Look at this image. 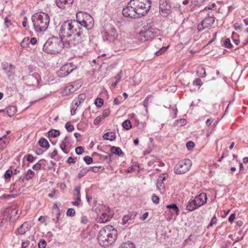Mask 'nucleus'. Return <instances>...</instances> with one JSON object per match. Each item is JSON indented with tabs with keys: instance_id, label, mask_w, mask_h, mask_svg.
<instances>
[{
	"instance_id": "2f4dec72",
	"label": "nucleus",
	"mask_w": 248,
	"mask_h": 248,
	"mask_svg": "<svg viewBox=\"0 0 248 248\" xmlns=\"http://www.w3.org/2000/svg\"><path fill=\"white\" fill-rule=\"evenodd\" d=\"M123 128L126 130H129L132 127L131 123L129 120H125L122 124Z\"/></svg>"
},
{
	"instance_id": "9b49d317",
	"label": "nucleus",
	"mask_w": 248,
	"mask_h": 248,
	"mask_svg": "<svg viewBox=\"0 0 248 248\" xmlns=\"http://www.w3.org/2000/svg\"><path fill=\"white\" fill-rule=\"evenodd\" d=\"M76 68L77 67L72 62H70L61 67L58 71L57 75L60 77H65Z\"/></svg>"
},
{
	"instance_id": "4468645a",
	"label": "nucleus",
	"mask_w": 248,
	"mask_h": 248,
	"mask_svg": "<svg viewBox=\"0 0 248 248\" xmlns=\"http://www.w3.org/2000/svg\"><path fill=\"white\" fill-rule=\"evenodd\" d=\"M118 36V33L115 28L110 27L109 30H108L103 36L105 41H108L109 42H113L116 40Z\"/></svg>"
},
{
	"instance_id": "49530a36",
	"label": "nucleus",
	"mask_w": 248,
	"mask_h": 248,
	"mask_svg": "<svg viewBox=\"0 0 248 248\" xmlns=\"http://www.w3.org/2000/svg\"><path fill=\"white\" fill-rule=\"evenodd\" d=\"M75 215V211L73 208H69L66 212V215L69 217H73Z\"/></svg>"
},
{
	"instance_id": "ea45409f",
	"label": "nucleus",
	"mask_w": 248,
	"mask_h": 248,
	"mask_svg": "<svg viewBox=\"0 0 248 248\" xmlns=\"http://www.w3.org/2000/svg\"><path fill=\"white\" fill-rule=\"evenodd\" d=\"M44 161V159H41V160H39V161L38 162H37V163H36L32 166V169L35 170H40L41 167V164L40 162L42 161Z\"/></svg>"
},
{
	"instance_id": "a878e982",
	"label": "nucleus",
	"mask_w": 248,
	"mask_h": 248,
	"mask_svg": "<svg viewBox=\"0 0 248 248\" xmlns=\"http://www.w3.org/2000/svg\"><path fill=\"white\" fill-rule=\"evenodd\" d=\"M78 87L79 86L77 85H76V86L74 85H70L66 87L64 90L66 92V93H74L75 91H76L78 88Z\"/></svg>"
},
{
	"instance_id": "c756f323",
	"label": "nucleus",
	"mask_w": 248,
	"mask_h": 248,
	"mask_svg": "<svg viewBox=\"0 0 248 248\" xmlns=\"http://www.w3.org/2000/svg\"><path fill=\"white\" fill-rule=\"evenodd\" d=\"M110 152L112 154L119 155H120L123 153L122 150L119 147L115 146H112L110 148Z\"/></svg>"
},
{
	"instance_id": "9d476101",
	"label": "nucleus",
	"mask_w": 248,
	"mask_h": 248,
	"mask_svg": "<svg viewBox=\"0 0 248 248\" xmlns=\"http://www.w3.org/2000/svg\"><path fill=\"white\" fill-rule=\"evenodd\" d=\"M122 12L124 17L132 18H140L137 11H136L135 7L132 4H130V1L128 3L127 6L123 8Z\"/></svg>"
},
{
	"instance_id": "338daca9",
	"label": "nucleus",
	"mask_w": 248,
	"mask_h": 248,
	"mask_svg": "<svg viewBox=\"0 0 248 248\" xmlns=\"http://www.w3.org/2000/svg\"><path fill=\"white\" fill-rule=\"evenodd\" d=\"M88 171L92 170L94 172H98V168L97 167H90L88 169Z\"/></svg>"
},
{
	"instance_id": "f3484780",
	"label": "nucleus",
	"mask_w": 248,
	"mask_h": 248,
	"mask_svg": "<svg viewBox=\"0 0 248 248\" xmlns=\"http://www.w3.org/2000/svg\"><path fill=\"white\" fill-rule=\"evenodd\" d=\"M195 204L199 208L201 206L204 205L207 201V195L205 193H201L199 195L197 196L194 199Z\"/></svg>"
},
{
	"instance_id": "bf43d9fd",
	"label": "nucleus",
	"mask_w": 248,
	"mask_h": 248,
	"mask_svg": "<svg viewBox=\"0 0 248 248\" xmlns=\"http://www.w3.org/2000/svg\"><path fill=\"white\" fill-rule=\"evenodd\" d=\"M36 158L33 156L31 155L30 154L27 156V160L29 162H33Z\"/></svg>"
},
{
	"instance_id": "69168bd1",
	"label": "nucleus",
	"mask_w": 248,
	"mask_h": 248,
	"mask_svg": "<svg viewBox=\"0 0 248 248\" xmlns=\"http://www.w3.org/2000/svg\"><path fill=\"white\" fill-rule=\"evenodd\" d=\"M81 222L83 224H86L88 222V219L87 217L83 216L81 217Z\"/></svg>"
},
{
	"instance_id": "72a5a7b5",
	"label": "nucleus",
	"mask_w": 248,
	"mask_h": 248,
	"mask_svg": "<svg viewBox=\"0 0 248 248\" xmlns=\"http://www.w3.org/2000/svg\"><path fill=\"white\" fill-rule=\"evenodd\" d=\"M119 248H135L132 243H123Z\"/></svg>"
},
{
	"instance_id": "13d9d810",
	"label": "nucleus",
	"mask_w": 248,
	"mask_h": 248,
	"mask_svg": "<svg viewBox=\"0 0 248 248\" xmlns=\"http://www.w3.org/2000/svg\"><path fill=\"white\" fill-rule=\"evenodd\" d=\"M193 85L201 86L202 85V81L199 78H196L193 82Z\"/></svg>"
},
{
	"instance_id": "393cba45",
	"label": "nucleus",
	"mask_w": 248,
	"mask_h": 248,
	"mask_svg": "<svg viewBox=\"0 0 248 248\" xmlns=\"http://www.w3.org/2000/svg\"><path fill=\"white\" fill-rule=\"evenodd\" d=\"M197 208H198V207H197V205H196V204H195L194 199L188 202L187 203V205H186V208L187 210H188L189 211H192Z\"/></svg>"
},
{
	"instance_id": "c9c22d12",
	"label": "nucleus",
	"mask_w": 248,
	"mask_h": 248,
	"mask_svg": "<svg viewBox=\"0 0 248 248\" xmlns=\"http://www.w3.org/2000/svg\"><path fill=\"white\" fill-rule=\"evenodd\" d=\"M29 45V38H24L21 42L20 45L22 47H26Z\"/></svg>"
},
{
	"instance_id": "b1692460",
	"label": "nucleus",
	"mask_w": 248,
	"mask_h": 248,
	"mask_svg": "<svg viewBox=\"0 0 248 248\" xmlns=\"http://www.w3.org/2000/svg\"><path fill=\"white\" fill-rule=\"evenodd\" d=\"M28 224L26 223L22 224L17 229L18 233L23 235L28 231Z\"/></svg>"
},
{
	"instance_id": "603ef678",
	"label": "nucleus",
	"mask_w": 248,
	"mask_h": 248,
	"mask_svg": "<svg viewBox=\"0 0 248 248\" xmlns=\"http://www.w3.org/2000/svg\"><path fill=\"white\" fill-rule=\"evenodd\" d=\"M13 173V172L12 170H8L6 171L5 174H4V176L6 179H9L11 178Z\"/></svg>"
},
{
	"instance_id": "bb28decb",
	"label": "nucleus",
	"mask_w": 248,
	"mask_h": 248,
	"mask_svg": "<svg viewBox=\"0 0 248 248\" xmlns=\"http://www.w3.org/2000/svg\"><path fill=\"white\" fill-rule=\"evenodd\" d=\"M60 132L59 130L51 129L48 132V137L50 138H55L59 136Z\"/></svg>"
},
{
	"instance_id": "6e6552de",
	"label": "nucleus",
	"mask_w": 248,
	"mask_h": 248,
	"mask_svg": "<svg viewBox=\"0 0 248 248\" xmlns=\"http://www.w3.org/2000/svg\"><path fill=\"white\" fill-rule=\"evenodd\" d=\"M192 162L189 159L181 160L175 165L174 168V172L177 174L185 173L189 171Z\"/></svg>"
},
{
	"instance_id": "37998d69",
	"label": "nucleus",
	"mask_w": 248,
	"mask_h": 248,
	"mask_svg": "<svg viewBox=\"0 0 248 248\" xmlns=\"http://www.w3.org/2000/svg\"><path fill=\"white\" fill-rule=\"evenodd\" d=\"M168 46L167 47H162L159 50L155 52V54L156 56H160L163 53L165 52V51L167 49Z\"/></svg>"
},
{
	"instance_id": "4d7b16f0",
	"label": "nucleus",
	"mask_w": 248,
	"mask_h": 248,
	"mask_svg": "<svg viewBox=\"0 0 248 248\" xmlns=\"http://www.w3.org/2000/svg\"><path fill=\"white\" fill-rule=\"evenodd\" d=\"M80 186H77L75 188L74 195L75 196L79 197L80 196Z\"/></svg>"
},
{
	"instance_id": "39448f33",
	"label": "nucleus",
	"mask_w": 248,
	"mask_h": 248,
	"mask_svg": "<svg viewBox=\"0 0 248 248\" xmlns=\"http://www.w3.org/2000/svg\"><path fill=\"white\" fill-rule=\"evenodd\" d=\"M130 4L135 7L140 18L148 13L151 7V1L150 0H131Z\"/></svg>"
},
{
	"instance_id": "412c9836",
	"label": "nucleus",
	"mask_w": 248,
	"mask_h": 248,
	"mask_svg": "<svg viewBox=\"0 0 248 248\" xmlns=\"http://www.w3.org/2000/svg\"><path fill=\"white\" fill-rule=\"evenodd\" d=\"M136 214L130 213L128 215H124L122 218V223L124 225L131 224L133 222V220L135 217Z\"/></svg>"
},
{
	"instance_id": "79ce46f5",
	"label": "nucleus",
	"mask_w": 248,
	"mask_h": 248,
	"mask_svg": "<svg viewBox=\"0 0 248 248\" xmlns=\"http://www.w3.org/2000/svg\"><path fill=\"white\" fill-rule=\"evenodd\" d=\"M88 171V169H85L81 170L78 174V178L80 179L81 177H82L83 176H84V175H85Z\"/></svg>"
},
{
	"instance_id": "de8ad7c7",
	"label": "nucleus",
	"mask_w": 248,
	"mask_h": 248,
	"mask_svg": "<svg viewBox=\"0 0 248 248\" xmlns=\"http://www.w3.org/2000/svg\"><path fill=\"white\" fill-rule=\"evenodd\" d=\"M150 97V96L149 95L147 96L143 102V105L144 107L145 108V110L146 111H147V108L149 105V99Z\"/></svg>"
},
{
	"instance_id": "a18cd8bd",
	"label": "nucleus",
	"mask_w": 248,
	"mask_h": 248,
	"mask_svg": "<svg viewBox=\"0 0 248 248\" xmlns=\"http://www.w3.org/2000/svg\"><path fill=\"white\" fill-rule=\"evenodd\" d=\"M217 223V219L215 215L214 217H212L209 224L207 226V228H209L210 227H212L213 225L216 224Z\"/></svg>"
},
{
	"instance_id": "ddd939ff",
	"label": "nucleus",
	"mask_w": 248,
	"mask_h": 248,
	"mask_svg": "<svg viewBox=\"0 0 248 248\" xmlns=\"http://www.w3.org/2000/svg\"><path fill=\"white\" fill-rule=\"evenodd\" d=\"M159 12L163 16H167L171 12L170 5L166 0H159Z\"/></svg>"
},
{
	"instance_id": "cd10ccee",
	"label": "nucleus",
	"mask_w": 248,
	"mask_h": 248,
	"mask_svg": "<svg viewBox=\"0 0 248 248\" xmlns=\"http://www.w3.org/2000/svg\"><path fill=\"white\" fill-rule=\"evenodd\" d=\"M39 144L41 147L46 149H48L49 147L48 142L46 139L44 138H41L39 140Z\"/></svg>"
},
{
	"instance_id": "774afa93",
	"label": "nucleus",
	"mask_w": 248,
	"mask_h": 248,
	"mask_svg": "<svg viewBox=\"0 0 248 248\" xmlns=\"http://www.w3.org/2000/svg\"><path fill=\"white\" fill-rule=\"evenodd\" d=\"M69 143V140L67 137H65L64 139L62 141L61 143L67 145Z\"/></svg>"
},
{
	"instance_id": "8fccbe9b",
	"label": "nucleus",
	"mask_w": 248,
	"mask_h": 248,
	"mask_svg": "<svg viewBox=\"0 0 248 248\" xmlns=\"http://www.w3.org/2000/svg\"><path fill=\"white\" fill-rule=\"evenodd\" d=\"M38 245L39 248H45L46 245V243L45 240L41 239L39 242Z\"/></svg>"
},
{
	"instance_id": "4c0bfd02",
	"label": "nucleus",
	"mask_w": 248,
	"mask_h": 248,
	"mask_svg": "<svg viewBox=\"0 0 248 248\" xmlns=\"http://www.w3.org/2000/svg\"><path fill=\"white\" fill-rule=\"evenodd\" d=\"M186 121L185 119H181L179 120H176L175 124L178 126H181L186 125Z\"/></svg>"
},
{
	"instance_id": "a19ab883",
	"label": "nucleus",
	"mask_w": 248,
	"mask_h": 248,
	"mask_svg": "<svg viewBox=\"0 0 248 248\" xmlns=\"http://www.w3.org/2000/svg\"><path fill=\"white\" fill-rule=\"evenodd\" d=\"M111 155L109 154L108 155H102L101 158L104 161H106L107 163H109L111 160Z\"/></svg>"
},
{
	"instance_id": "f257e3e1",
	"label": "nucleus",
	"mask_w": 248,
	"mask_h": 248,
	"mask_svg": "<svg viewBox=\"0 0 248 248\" xmlns=\"http://www.w3.org/2000/svg\"><path fill=\"white\" fill-rule=\"evenodd\" d=\"M117 231L111 225H107L102 228L97 235V240L99 245L105 247L111 245L116 240Z\"/></svg>"
},
{
	"instance_id": "5701e85b",
	"label": "nucleus",
	"mask_w": 248,
	"mask_h": 248,
	"mask_svg": "<svg viewBox=\"0 0 248 248\" xmlns=\"http://www.w3.org/2000/svg\"><path fill=\"white\" fill-rule=\"evenodd\" d=\"M4 111L6 112L9 117H12L15 115L16 112V108L14 106L8 107Z\"/></svg>"
},
{
	"instance_id": "423d86ee",
	"label": "nucleus",
	"mask_w": 248,
	"mask_h": 248,
	"mask_svg": "<svg viewBox=\"0 0 248 248\" xmlns=\"http://www.w3.org/2000/svg\"><path fill=\"white\" fill-rule=\"evenodd\" d=\"M76 18L82 29L84 28L86 30H89L93 26V18L87 13L78 12L76 14Z\"/></svg>"
},
{
	"instance_id": "e433bc0d",
	"label": "nucleus",
	"mask_w": 248,
	"mask_h": 248,
	"mask_svg": "<svg viewBox=\"0 0 248 248\" xmlns=\"http://www.w3.org/2000/svg\"><path fill=\"white\" fill-rule=\"evenodd\" d=\"M224 46L227 48H232V45L231 43V41L229 38H226L224 41Z\"/></svg>"
},
{
	"instance_id": "052dcab7",
	"label": "nucleus",
	"mask_w": 248,
	"mask_h": 248,
	"mask_svg": "<svg viewBox=\"0 0 248 248\" xmlns=\"http://www.w3.org/2000/svg\"><path fill=\"white\" fill-rule=\"evenodd\" d=\"M110 113V110L108 108H107L104 110L102 113V117L105 118L108 117Z\"/></svg>"
},
{
	"instance_id": "09e8293b",
	"label": "nucleus",
	"mask_w": 248,
	"mask_h": 248,
	"mask_svg": "<svg viewBox=\"0 0 248 248\" xmlns=\"http://www.w3.org/2000/svg\"><path fill=\"white\" fill-rule=\"evenodd\" d=\"M65 127L68 132H72L74 130V126L68 123L65 124Z\"/></svg>"
},
{
	"instance_id": "7c9ffc66",
	"label": "nucleus",
	"mask_w": 248,
	"mask_h": 248,
	"mask_svg": "<svg viewBox=\"0 0 248 248\" xmlns=\"http://www.w3.org/2000/svg\"><path fill=\"white\" fill-rule=\"evenodd\" d=\"M167 208L168 209H172L175 213L176 215L179 214V209L178 207L175 204H171L167 205Z\"/></svg>"
},
{
	"instance_id": "0eeeda50",
	"label": "nucleus",
	"mask_w": 248,
	"mask_h": 248,
	"mask_svg": "<svg viewBox=\"0 0 248 248\" xmlns=\"http://www.w3.org/2000/svg\"><path fill=\"white\" fill-rule=\"evenodd\" d=\"M159 30L152 27H148L140 32L138 40L140 42L152 40L159 33Z\"/></svg>"
},
{
	"instance_id": "0e129e2a",
	"label": "nucleus",
	"mask_w": 248,
	"mask_h": 248,
	"mask_svg": "<svg viewBox=\"0 0 248 248\" xmlns=\"http://www.w3.org/2000/svg\"><path fill=\"white\" fill-rule=\"evenodd\" d=\"M30 244V242L28 240L22 242L21 247L22 248H27Z\"/></svg>"
},
{
	"instance_id": "4be33fe9",
	"label": "nucleus",
	"mask_w": 248,
	"mask_h": 248,
	"mask_svg": "<svg viewBox=\"0 0 248 248\" xmlns=\"http://www.w3.org/2000/svg\"><path fill=\"white\" fill-rule=\"evenodd\" d=\"M15 66L11 63H6L3 65V69L8 77L12 75Z\"/></svg>"
},
{
	"instance_id": "6ab92c4d",
	"label": "nucleus",
	"mask_w": 248,
	"mask_h": 248,
	"mask_svg": "<svg viewBox=\"0 0 248 248\" xmlns=\"http://www.w3.org/2000/svg\"><path fill=\"white\" fill-rule=\"evenodd\" d=\"M85 98L86 95L85 94H79L71 103L73 109H77Z\"/></svg>"
},
{
	"instance_id": "dca6fc26",
	"label": "nucleus",
	"mask_w": 248,
	"mask_h": 248,
	"mask_svg": "<svg viewBox=\"0 0 248 248\" xmlns=\"http://www.w3.org/2000/svg\"><path fill=\"white\" fill-rule=\"evenodd\" d=\"M40 79V76L37 73H33L31 75H29L26 78V83L29 86H34L38 84L39 80Z\"/></svg>"
},
{
	"instance_id": "e2e57ef3",
	"label": "nucleus",
	"mask_w": 248,
	"mask_h": 248,
	"mask_svg": "<svg viewBox=\"0 0 248 248\" xmlns=\"http://www.w3.org/2000/svg\"><path fill=\"white\" fill-rule=\"evenodd\" d=\"M102 117L99 116H97L93 121V123L95 125H97L102 121Z\"/></svg>"
},
{
	"instance_id": "f8f14e48",
	"label": "nucleus",
	"mask_w": 248,
	"mask_h": 248,
	"mask_svg": "<svg viewBox=\"0 0 248 248\" xmlns=\"http://www.w3.org/2000/svg\"><path fill=\"white\" fill-rule=\"evenodd\" d=\"M213 15L210 16L208 14V16L202 20L201 23L199 24L197 26V29L199 31H201L204 29L212 26L215 22V18L213 16Z\"/></svg>"
},
{
	"instance_id": "f03ea898",
	"label": "nucleus",
	"mask_w": 248,
	"mask_h": 248,
	"mask_svg": "<svg viewBox=\"0 0 248 248\" xmlns=\"http://www.w3.org/2000/svg\"><path fill=\"white\" fill-rule=\"evenodd\" d=\"M31 20L35 31H46L49 23V16L44 12L36 13L31 16Z\"/></svg>"
},
{
	"instance_id": "aec40b11",
	"label": "nucleus",
	"mask_w": 248,
	"mask_h": 248,
	"mask_svg": "<svg viewBox=\"0 0 248 248\" xmlns=\"http://www.w3.org/2000/svg\"><path fill=\"white\" fill-rule=\"evenodd\" d=\"M34 172L31 169H29L27 171L25 172L23 176H21L19 178L18 180L20 182H23L24 180L29 181L34 176Z\"/></svg>"
},
{
	"instance_id": "864d4df0",
	"label": "nucleus",
	"mask_w": 248,
	"mask_h": 248,
	"mask_svg": "<svg viewBox=\"0 0 248 248\" xmlns=\"http://www.w3.org/2000/svg\"><path fill=\"white\" fill-rule=\"evenodd\" d=\"M186 147H187V149L190 150L192 149L194 147L195 144L193 141H189L186 143Z\"/></svg>"
},
{
	"instance_id": "6e6d98bb",
	"label": "nucleus",
	"mask_w": 248,
	"mask_h": 248,
	"mask_svg": "<svg viewBox=\"0 0 248 248\" xmlns=\"http://www.w3.org/2000/svg\"><path fill=\"white\" fill-rule=\"evenodd\" d=\"M76 153L77 155H81L84 151V149L81 146H78L76 147Z\"/></svg>"
},
{
	"instance_id": "3c124183",
	"label": "nucleus",
	"mask_w": 248,
	"mask_h": 248,
	"mask_svg": "<svg viewBox=\"0 0 248 248\" xmlns=\"http://www.w3.org/2000/svg\"><path fill=\"white\" fill-rule=\"evenodd\" d=\"M192 4L195 5H201L205 0H189Z\"/></svg>"
},
{
	"instance_id": "7ed1b4c3",
	"label": "nucleus",
	"mask_w": 248,
	"mask_h": 248,
	"mask_svg": "<svg viewBox=\"0 0 248 248\" xmlns=\"http://www.w3.org/2000/svg\"><path fill=\"white\" fill-rule=\"evenodd\" d=\"M82 28L76 20H67L64 22L61 26L60 32L63 37H69L72 34L76 35L78 31H82Z\"/></svg>"
},
{
	"instance_id": "c03bdc74",
	"label": "nucleus",
	"mask_w": 248,
	"mask_h": 248,
	"mask_svg": "<svg viewBox=\"0 0 248 248\" xmlns=\"http://www.w3.org/2000/svg\"><path fill=\"white\" fill-rule=\"evenodd\" d=\"M151 198L152 201L154 203L157 204L159 202V198L158 196H157L155 194H152Z\"/></svg>"
},
{
	"instance_id": "473e14b6",
	"label": "nucleus",
	"mask_w": 248,
	"mask_h": 248,
	"mask_svg": "<svg viewBox=\"0 0 248 248\" xmlns=\"http://www.w3.org/2000/svg\"><path fill=\"white\" fill-rule=\"evenodd\" d=\"M197 75L198 77H205L206 76L205 69L203 67L199 68L197 72Z\"/></svg>"
},
{
	"instance_id": "a211bd4d",
	"label": "nucleus",
	"mask_w": 248,
	"mask_h": 248,
	"mask_svg": "<svg viewBox=\"0 0 248 248\" xmlns=\"http://www.w3.org/2000/svg\"><path fill=\"white\" fill-rule=\"evenodd\" d=\"M74 2V0H56L57 6L61 9H65L69 7Z\"/></svg>"
},
{
	"instance_id": "c85d7f7f",
	"label": "nucleus",
	"mask_w": 248,
	"mask_h": 248,
	"mask_svg": "<svg viewBox=\"0 0 248 248\" xmlns=\"http://www.w3.org/2000/svg\"><path fill=\"white\" fill-rule=\"evenodd\" d=\"M111 135L109 137V133H106L103 136V138L105 140H109L110 141L116 139V135L115 133L111 132Z\"/></svg>"
},
{
	"instance_id": "58836bf2",
	"label": "nucleus",
	"mask_w": 248,
	"mask_h": 248,
	"mask_svg": "<svg viewBox=\"0 0 248 248\" xmlns=\"http://www.w3.org/2000/svg\"><path fill=\"white\" fill-rule=\"evenodd\" d=\"M84 161L87 164L90 165L93 162V159L90 156H85L83 158Z\"/></svg>"
},
{
	"instance_id": "1a4fd4ad",
	"label": "nucleus",
	"mask_w": 248,
	"mask_h": 248,
	"mask_svg": "<svg viewBox=\"0 0 248 248\" xmlns=\"http://www.w3.org/2000/svg\"><path fill=\"white\" fill-rule=\"evenodd\" d=\"M83 33L82 31H78L76 33V35H74L72 39L70 40L64 41V47L68 48H79L81 46V41L83 38Z\"/></svg>"
},
{
	"instance_id": "5fc2aeb1",
	"label": "nucleus",
	"mask_w": 248,
	"mask_h": 248,
	"mask_svg": "<svg viewBox=\"0 0 248 248\" xmlns=\"http://www.w3.org/2000/svg\"><path fill=\"white\" fill-rule=\"evenodd\" d=\"M103 102L104 100L102 98H99L95 101V103L96 106L101 107L102 106H103Z\"/></svg>"
},
{
	"instance_id": "20e7f679",
	"label": "nucleus",
	"mask_w": 248,
	"mask_h": 248,
	"mask_svg": "<svg viewBox=\"0 0 248 248\" xmlns=\"http://www.w3.org/2000/svg\"><path fill=\"white\" fill-rule=\"evenodd\" d=\"M63 48H65L64 41L55 37L49 38L43 46V50L50 54L59 53Z\"/></svg>"
},
{
	"instance_id": "f704fd0d",
	"label": "nucleus",
	"mask_w": 248,
	"mask_h": 248,
	"mask_svg": "<svg viewBox=\"0 0 248 248\" xmlns=\"http://www.w3.org/2000/svg\"><path fill=\"white\" fill-rule=\"evenodd\" d=\"M157 187L161 194H163L164 193L165 190L164 188V185L162 182H157Z\"/></svg>"
},
{
	"instance_id": "680f3d73",
	"label": "nucleus",
	"mask_w": 248,
	"mask_h": 248,
	"mask_svg": "<svg viewBox=\"0 0 248 248\" xmlns=\"http://www.w3.org/2000/svg\"><path fill=\"white\" fill-rule=\"evenodd\" d=\"M67 147V145L63 144L62 143L60 144V148L61 150L66 154L68 153V151L66 149V147Z\"/></svg>"
},
{
	"instance_id": "2eb2a0df",
	"label": "nucleus",
	"mask_w": 248,
	"mask_h": 248,
	"mask_svg": "<svg viewBox=\"0 0 248 248\" xmlns=\"http://www.w3.org/2000/svg\"><path fill=\"white\" fill-rule=\"evenodd\" d=\"M103 212L101 214L100 217L97 218V221L98 223H105L108 221L110 217V211L108 206H103L102 208Z\"/></svg>"
}]
</instances>
